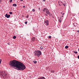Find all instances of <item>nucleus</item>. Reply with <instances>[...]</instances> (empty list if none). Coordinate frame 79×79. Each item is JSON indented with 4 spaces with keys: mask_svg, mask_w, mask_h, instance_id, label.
Masks as SVG:
<instances>
[{
    "mask_svg": "<svg viewBox=\"0 0 79 79\" xmlns=\"http://www.w3.org/2000/svg\"><path fill=\"white\" fill-rule=\"evenodd\" d=\"M43 11L44 12H45L46 11V14L48 15H49V16H50L51 13L50 12V11H49V10L48 9L44 8L43 10Z\"/></svg>",
    "mask_w": 79,
    "mask_h": 79,
    "instance_id": "f03ea898",
    "label": "nucleus"
},
{
    "mask_svg": "<svg viewBox=\"0 0 79 79\" xmlns=\"http://www.w3.org/2000/svg\"><path fill=\"white\" fill-rule=\"evenodd\" d=\"M77 32L79 33V30H77Z\"/></svg>",
    "mask_w": 79,
    "mask_h": 79,
    "instance_id": "bb28decb",
    "label": "nucleus"
},
{
    "mask_svg": "<svg viewBox=\"0 0 79 79\" xmlns=\"http://www.w3.org/2000/svg\"><path fill=\"white\" fill-rule=\"evenodd\" d=\"M21 2H23V0H20Z\"/></svg>",
    "mask_w": 79,
    "mask_h": 79,
    "instance_id": "c756f323",
    "label": "nucleus"
},
{
    "mask_svg": "<svg viewBox=\"0 0 79 79\" xmlns=\"http://www.w3.org/2000/svg\"><path fill=\"white\" fill-rule=\"evenodd\" d=\"M45 16H48V15L47 14H45Z\"/></svg>",
    "mask_w": 79,
    "mask_h": 79,
    "instance_id": "5701e85b",
    "label": "nucleus"
},
{
    "mask_svg": "<svg viewBox=\"0 0 79 79\" xmlns=\"http://www.w3.org/2000/svg\"><path fill=\"white\" fill-rule=\"evenodd\" d=\"M62 18H63V15H62Z\"/></svg>",
    "mask_w": 79,
    "mask_h": 79,
    "instance_id": "c9c22d12",
    "label": "nucleus"
},
{
    "mask_svg": "<svg viewBox=\"0 0 79 79\" xmlns=\"http://www.w3.org/2000/svg\"><path fill=\"white\" fill-rule=\"evenodd\" d=\"M16 38V36H14L13 37V39H15Z\"/></svg>",
    "mask_w": 79,
    "mask_h": 79,
    "instance_id": "1a4fd4ad",
    "label": "nucleus"
},
{
    "mask_svg": "<svg viewBox=\"0 0 79 79\" xmlns=\"http://www.w3.org/2000/svg\"><path fill=\"white\" fill-rule=\"evenodd\" d=\"M65 48L67 49V48H68V46H66L65 47Z\"/></svg>",
    "mask_w": 79,
    "mask_h": 79,
    "instance_id": "ddd939ff",
    "label": "nucleus"
},
{
    "mask_svg": "<svg viewBox=\"0 0 79 79\" xmlns=\"http://www.w3.org/2000/svg\"><path fill=\"white\" fill-rule=\"evenodd\" d=\"M51 15V16H52V14H51V15Z\"/></svg>",
    "mask_w": 79,
    "mask_h": 79,
    "instance_id": "7c9ffc66",
    "label": "nucleus"
},
{
    "mask_svg": "<svg viewBox=\"0 0 79 79\" xmlns=\"http://www.w3.org/2000/svg\"><path fill=\"white\" fill-rule=\"evenodd\" d=\"M13 6H15H15H17V5L16 4H13Z\"/></svg>",
    "mask_w": 79,
    "mask_h": 79,
    "instance_id": "9d476101",
    "label": "nucleus"
},
{
    "mask_svg": "<svg viewBox=\"0 0 79 79\" xmlns=\"http://www.w3.org/2000/svg\"><path fill=\"white\" fill-rule=\"evenodd\" d=\"M23 8H25V6H23Z\"/></svg>",
    "mask_w": 79,
    "mask_h": 79,
    "instance_id": "c85d7f7f",
    "label": "nucleus"
},
{
    "mask_svg": "<svg viewBox=\"0 0 79 79\" xmlns=\"http://www.w3.org/2000/svg\"><path fill=\"white\" fill-rule=\"evenodd\" d=\"M61 3H62V2H61Z\"/></svg>",
    "mask_w": 79,
    "mask_h": 79,
    "instance_id": "79ce46f5",
    "label": "nucleus"
},
{
    "mask_svg": "<svg viewBox=\"0 0 79 79\" xmlns=\"http://www.w3.org/2000/svg\"><path fill=\"white\" fill-rule=\"evenodd\" d=\"M33 63H34L35 64L36 63H37V61H33Z\"/></svg>",
    "mask_w": 79,
    "mask_h": 79,
    "instance_id": "2eb2a0df",
    "label": "nucleus"
},
{
    "mask_svg": "<svg viewBox=\"0 0 79 79\" xmlns=\"http://www.w3.org/2000/svg\"><path fill=\"white\" fill-rule=\"evenodd\" d=\"M62 15H64V13H63Z\"/></svg>",
    "mask_w": 79,
    "mask_h": 79,
    "instance_id": "72a5a7b5",
    "label": "nucleus"
},
{
    "mask_svg": "<svg viewBox=\"0 0 79 79\" xmlns=\"http://www.w3.org/2000/svg\"><path fill=\"white\" fill-rule=\"evenodd\" d=\"M40 49L41 50H42V49H43V47L42 46L40 47Z\"/></svg>",
    "mask_w": 79,
    "mask_h": 79,
    "instance_id": "6ab92c4d",
    "label": "nucleus"
},
{
    "mask_svg": "<svg viewBox=\"0 0 79 79\" xmlns=\"http://www.w3.org/2000/svg\"><path fill=\"white\" fill-rule=\"evenodd\" d=\"M7 44H8V45H10V44H9V43H7Z\"/></svg>",
    "mask_w": 79,
    "mask_h": 79,
    "instance_id": "f704fd0d",
    "label": "nucleus"
},
{
    "mask_svg": "<svg viewBox=\"0 0 79 79\" xmlns=\"http://www.w3.org/2000/svg\"><path fill=\"white\" fill-rule=\"evenodd\" d=\"M45 24L47 26H48L49 23H48V20H46L45 21Z\"/></svg>",
    "mask_w": 79,
    "mask_h": 79,
    "instance_id": "423d86ee",
    "label": "nucleus"
},
{
    "mask_svg": "<svg viewBox=\"0 0 79 79\" xmlns=\"http://www.w3.org/2000/svg\"><path fill=\"white\" fill-rule=\"evenodd\" d=\"M39 10H40V8H39Z\"/></svg>",
    "mask_w": 79,
    "mask_h": 79,
    "instance_id": "a19ab883",
    "label": "nucleus"
},
{
    "mask_svg": "<svg viewBox=\"0 0 79 79\" xmlns=\"http://www.w3.org/2000/svg\"><path fill=\"white\" fill-rule=\"evenodd\" d=\"M77 58H78V59H79V56H77Z\"/></svg>",
    "mask_w": 79,
    "mask_h": 79,
    "instance_id": "cd10ccee",
    "label": "nucleus"
},
{
    "mask_svg": "<svg viewBox=\"0 0 79 79\" xmlns=\"http://www.w3.org/2000/svg\"><path fill=\"white\" fill-rule=\"evenodd\" d=\"M77 23H73V25L75 27H77Z\"/></svg>",
    "mask_w": 79,
    "mask_h": 79,
    "instance_id": "0eeeda50",
    "label": "nucleus"
},
{
    "mask_svg": "<svg viewBox=\"0 0 79 79\" xmlns=\"http://www.w3.org/2000/svg\"><path fill=\"white\" fill-rule=\"evenodd\" d=\"M9 14L10 15H12L13 14V12H10Z\"/></svg>",
    "mask_w": 79,
    "mask_h": 79,
    "instance_id": "dca6fc26",
    "label": "nucleus"
},
{
    "mask_svg": "<svg viewBox=\"0 0 79 79\" xmlns=\"http://www.w3.org/2000/svg\"><path fill=\"white\" fill-rule=\"evenodd\" d=\"M61 14H63V12H61Z\"/></svg>",
    "mask_w": 79,
    "mask_h": 79,
    "instance_id": "ea45409f",
    "label": "nucleus"
},
{
    "mask_svg": "<svg viewBox=\"0 0 79 79\" xmlns=\"http://www.w3.org/2000/svg\"><path fill=\"white\" fill-rule=\"evenodd\" d=\"M61 18H60L59 19V21L60 23L61 22Z\"/></svg>",
    "mask_w": 79,
    "mask_h": 79,
    "instance_id": "f3484780",
    "label": "nucleus"
},
{
    "mask_svg": "<svg viewBox=\"0 0 79 79\" xmlns=\"http://www.w3.org/2000/svg\"><path fill=\"white\" fill-rule=\"evenodd\" d=\"M40 79V78H39V79Z\"/></svg>",
    "mask_w": 79,
    "mask_h": 79,
    "instance_id": "37998d69",
    "label": "nucleus"
},
{
    "mask_svg": "<svg viewBox=\"0 0 79 79\" xmlns=\"http://www.w3.org/2000/svg\"><path fill=\"white\" fill-rule=\"evenodd\" d=\"M40 79H45V77H40Z\"/></svg>",
    "mask_w": 79,
    "mask_h": 79,
    "instance_id": "f8f14e48",
    "label": "nucleus"
},
{
    "mask_svg": "<svg viewBox=\"0 0 79 79\" xmlns=\"http://www.w3.org/2000/svg\"><path fill=\"white\" fill-rule=\"evenodd\" d=\"M51 37H52V36H49V39H51Z\"/></svg>",
    "mask_w": 79,
    "mask_h": 79,
    "instance_id": "4be33fe9",
    "label": "nucleus"
},
{
    "mask_svg": "<svg viewBox=\"0 0 79 79\" xmlns=\"http://www.w3.org/2000/svg\"><path fill=\"white\" fill-rule=\"evenodd\" d=\"M73 52L74 53H75V54H77V51H74Z\"/></svg>",
    "mask_w": 79,
    "mask_h": 79,
    "instance_id": "9b49d317",
    "label": "nucleus"
},
{
    "mask_svg": "<svg viewBox=\"0 0 79 79\" xmlns=\"http://www.w3.org/2000/svg\"><path fill=\"white\" fill-rule=\"evenodd\" d=\"M34 53L35 56H37L38 57L40 56V51H35Z\"/></svg>",
    "mask_w": 79,
    "mask_h": 79,
    "instance_id": "20e7f679",
    "label": "nucleus"
},
{
    "mask_svg": "<svg viewBox=\"0 0 79 79\" xmlns=\"http://www.w3.org/2000/svg\"><path fill=\"white\" fill-rule=\"evenodd\" d=\"M27 18H28V16H27Z\"/></svg>",
    "mask_w": 79,
    "mask_h": 79,
    "instance_id": "e433bc0d",
    "label": "nucleus"
},
{
    "mask_svg": "<svg viewBox=\"0 0 79 79\" xmlns=\"http://www.w3.org/2000/svg\"><path fill=\"white\" fill-rule=\"evenodd\" d=\"M5 17L7 18H9L10 17V15H8V14H6L5 15Z\"/></svg>",
    "mask_w": 79,
    "mask_h": 79,
    "instance_id": "39448f33",
    "label": "nucleus"
},
{
    "mask_svg": "<svg viewBox=\"0 0 79 79\" xmlns=\"http://www.w3.org/2000/svg\"><path fill=\"white\" fill-rule=\"evenodd\" d=\"M58 3H59V4H60V1H59V2H58Z\"/></svg>",
    "mask_w": 79,
    "mask_h": 79,
    "instance_id": "4c0bfd02",
    "label": "nucleus"
},
{
    "mask_svg": "<svg viewBox=\"0 0 79 79\" xmlns=\"http://www.w3.org/2000/svg\"><path fill=\"white\" fill-rule=\"evenodd\" d=\"M0 76H1L2 77L3 76V77H6L7 74H5V71L3 72V71H0Z\"/></svg>",
    "mask_w": 79,
    "mask_h": 79,
    "instance_id": "7ed1b4c3",
    "label": "nucleus"
},
{
    "mask_svg": "<svg viewBox=\"0 0 79 79\" xmlns=\"http://www.w3.org/2000/svg\"><path fill=\"white\" fill-rule=\"evenodd\" d=\"M59 5L60 6H61V5L60 4H59Z\"/></svg>",
    "mask_w": 79,
    "mask_h": 79,
    "instance_id": "473e14b6",
    "label": "nucleus"
},
{
    "mask_svg": "<svg viewBox=\"0 0 79 79\" xmlns=\"http://www.w3.org/2000/svg\"><path fill=\"white\" fill-rule=\"evenodd\" d=\"M13 2V0H10V3H11V2Z\"/></svg>",
    "mask_w": 79,
    "mask_h": 79,
    "instance_id": "aec40b11",
    "label": "nucleus"
},
{
    "mask_svg": "<svg viewBox=\"0 0 79 79\" xmlns=\"http://www.w3.org/2000/svg\"><path fill=\"white\" fill-rule=\"evenodd\" d=\"M35 11V9H34L32 10V11H33V12H34Z\"/></svg>",
    "mask_w": 79,
    "mask_h": 79,
    "instance_id": "a211bd4d",
    "label": "nucleus"
},
{
    "mask_svg": "<svg viewBox=\"0 0 79 79\" xmlns=\"http://www.w3.org/2000/svg\"><path fill=\"white\" fill-rule=\"evenodd\" d=\"M32 40L33 42H35V37H33L32 38Z\"/></svg>",
    "mask_w": 79,
    "mask_h": 79,
    "instance_id": "6e6552de",
    "label": "nucleus"
},
{
    "mask_svg": "<svg viewBox=\"0 0 79 79\" xmlns=\"http://www.w3.org/2000/svg\"><path fill=\"white\" fill-rule=\"evenodd\" d=\"M41 54H42V52H41V51H40V55H41Z\"/></svg>",
    "mask_w": 79,
    "mask_h": 79,
    "instance_id": "b1692460",
    "label": "nucleus"
},
{
    "mask_svg": "<svg viewBox=\"0 0 79 79\" xmlns=\"http://www.w3.org/2000/svg\"><path fill=\"white\" fill-rule=\"evenodd\" d=\"M2 59H0V64H1V61H2Z\"/></svg>",
    "mask_w": 79,
    "mask_h": 79,
    "instance_id": "393cba45",
    "label": "nucleus"
},
{
    "mask_svg": "<svg viewBox=\"0 0 79 79\" xmlns=\"http://www.w3.org/2000/svg\"><path fill=\"white\" fill-rule=\"evenodd\" d=\"M25 23L26 24H27V22L26 21L25 22Z\"/></svg>",
    "mask_w": 79,
    "mask_h": 79,
    "instance_id": "412c9836",
    "label": "nucleus"
},
{
    "mask_svg": "<svg viewBox=\"0 0 79 79\" xmlns=\"http://www.w3.org/2000/svg\"><path fill=\"white\" fill-rule=\"evenodd\" d=\"M2 2V1H1V0H0V2Z\"/></svg>",
    "mask_w": 79,
    "mask_h": 79,
    "instance_id": "58836bf2",
    "label": "nucleus"
},
{
    "mask_svg": "<svg viewBox=\"0 0 79 79\" xmlns=\"http://www.w3.org/2000/svg\"><path fill=\"white\" fill-rule=\"evenodd\" d=\"M9 64L13 67H16V68H17L18 70L23 71L26 69V66L23 64L16 60H14L10 61Z\"/></svg>",
    "mask_w": 79,
    "mask_h": 79,
    "instance_id": "f257e3e1",
    "label": "nucleus"
},
{
    "mask_svg": "<svg viewBox=\"0 0 79 79\" xmlns=\"http://www.w3.org/2000/svg\"><path fill=\"white\" fill-rule=\"evenodd\" d=\"M45 0H43V2H45Z\"/></svg>",
    "mask_w": 79,
    "mask_h": 79,
    "instance_id": "2f4dec72",
    "label": "nucleus"
},
{
    "mask_svg": "<svg viewBox=\"0 0 79 79\" xmlns=\"http://www.w3.org/2000/svg\"><path fill=\"white\" fill-rule=\"evenodd\" d=\"M51 73H55V71L53 70H52L51 71Z\"/></svg>",
    "mask_w": 79,
    "mask_h": 79,
    "instance_id": "4468645a",
    "label": "nucleus"
},
{
    "mask_svg": "<svg viewBox=\"0 0 79 79\" xmlns=\"http://www.w3.org/2000/svg\"><path fill=\"white\" fill-rule=\"evenodd\" d=\"M63 5L64 6H66V4H64Z\"/></svg>",
    "mask_w": 79,
    "mask_h": 79,
    "instance_id": "a878e982",
    "label": "nucleus"
}]
</instances>
